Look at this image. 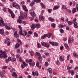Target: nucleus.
<instances>
[{
  "label": "nucleus",
  "instance_id": "obj_1",
  "mask_svg": "<svg viewBox=\"0 0 78 78\" xmlns=\"http://www.w3.org/2000/svg\"><path fill=\"white\" fill-rule=\"evenodd\" d=\"M51 34H44L43 36H42L41 38L42 39H44L46 38V37H47L48 38H50L51 36Z\"/></svg>",
  "mask_w": 78,
  "mask_h": 78
},
{
  "label": "nucleus",
  "instance_id": "obj_2",
  "mask_svg": "<svg viewBox=\"0 0 78 78\" xmlns=\"http://www.w3.org/2000/svg\"><path fill=\"white\" fill-rule=\"evenodd\" d=\"M5 26V23H4V21L2 18H0V27H3Z\"/></svg>",
  "mask_w": 78,
  "mask_h": 78
},
{
  "label": "nucleus",
  "instance_id": "obj_3",
  "mask_svg": "<svg viewBox=\"0 0 78 78\" xmlns=\"http://www.w3.org/2000/svg\"><path fill=\"white\" fill-rule=\"evenodd\" d=\"M49 43L51 45H52V46H58V43L55 42H51L50 41L49 42Z\"/></svg>",
  "mask_w": 78,
  "mask_h": 78
},
{
  "label": "nucleus",
  "instance_id": "obj_4",
  "mask_svg": "<svg viewBox=\"0 0 78 78\" xmlns=\"http://www.w3.org/2000/svg\"><path fill=\"white\" fill-rule=\"evenodd\" d=\"M30 14L33 17H35L36 15H35V13L33 9H31L30 11Z\"/></svg>",
  "mask_w": 78,
  "mask_h": 78
},
{
  "label": "nucleus",
  "instance_id": "obj_5",
  "mask_svg": "<svg viewBox=\"0 0 78 78\" xmlns=\"http://www.w3.org/2000/svg\"><path fill=\"white\" fill-rule=\"evenodd\" d=\"M41 45L43 46H45V47H47V48H49V45L48 44L47 45V43H45L44 42H41Z\"/></svg>",
  "mask_w": 78,
  "mask_h": 78
},
{
  "label": "nucleus",
  "instance_id": "obj_6",
  "mask_svg": "<svg viewBox=\"0 0 78 78\" xmlns=\"http://www.w3.org/2000/svg\"><path fill=\"white\" fill-rule=\"evenodd\" d=\"M74 41L73 38H70V37H69L68 39V43H69V44L72 43Z\"/></svg>",
  "mask_w": 78,
  "mask_h": 78
},
{
  "label": "nucleus",
  "instance_id": "obj_7",
  "mask_svg": "<svg viewBox=\"0 0 78 78\" xmlns=\"http://www.w3.org/2000/svg\"><path fill=\"white\" fill-rule=\"evenodd\" d=\"M35 55H36L37 56H40L38 57V59H42V56H41V53L37 52H36L35 54Z\"/></svg>",
  "mask_w": 78,
  "mask_h": 78
},
{
  "label": "nucleus",
  "instance_id": "obj_8",
  "mask_svg": "<svg viewBox=\"0 0 78 78\" xmlns=\"http://www.w3.org/2000/svg\"><path fill=\"white\" fill-rule=\"evenodd\" d=\"M39 18L40 19V20L41 21V20H44L45 19V17L44 16H42L41 15L39 16Z\"/></svg>",
  "mask_w": 78,
  "mask_h": 78
},
{
  "label": "nucleus",
  "instance_id": "obj_9",
  "mask_svg": "<svg viewBox=\"0 0 78 78\" xmlns=\"http://www.w3.org/2000/svg\"><path fill=\"white\" fill-rule=\"evenodd\" d=\"M46 70H48L49 73L50 74H51V73H52L53 70L51 68H49L48 69H47Z\"/></svg>",
  "mask_w": 78,
  "mask_h": 78
},
{
  "label": "nucleus",
  "instance_id": "obj_10",
  "mask_svg": "<svg viewBox=\"0 0 78 78\" xmlns=\"http://www.w3.org/2000/svg\"><path fill=\"white\" fill-rule=\"evenodd\" d=\"M6 53V51H4L3 52H2L0 55V58L2 59L3 58V55L4 54H5Z\"/></svg>",
  "mask_w": 78,
  "mask_h": 78
},
{
  "label": "nucleus",
  "instance_id": "obj_11",
  "mask_svg": "<svg viewBox=\"0 0 78 78\" xmlns=\"http://www.w3.org/2000/svg\"><path fill=\"white\" fill-rule=\"evenodd\" d=\"M69 73H70L71 74V75L73 76L75 74V71L73 70H70L69 71Z\"/></svg>",
  "mask_w": 78,
  "mask_h": 78
},
{
  "label": "nucleus",
  "instance_id": "obj_12",
  "mask_svg": "<svg viewBox=\"0 0 78 78\" xmlns=\"http://www.w3.org/2000/svg\"><path fill=\"white\" fill-rule=\"evenodd\" d=\"M39 62H37L36 64V66L37 67H38V68L39 69H41V65L39 66Z\"/></svg>",
  "mask_w": 78,
  "mask_h": 78
},
{
  "label": "nucleus",
  "instance_id": "obj_13",
  "mask_svg": "<svg viewBox=\"0 0 78 78\" xmlns=\"http://www.w3.org/2000/svg\"><path fill=\"white\" fill-rule=\"evenodd\" d=\"M14 36L15 37H18L19 36V35L17 33V31H16L14 33Z\"/></svg>",
  "mask_w": 78,
  "mask_h": 78
},
{
  "label": "nucleus",
  "instance_id": "obj_14",
  "mask_svg": "<svg viewBox=\"0 0 78 78\" xmlns=\"http://www.w3.org/2000/svg\"><path fill=\"white\" fill-rule=\"evenodd\" d=\"M12 76H14L15 78H17V75L16 74V73L13 72L12 73Z\"/></svg>",
  "mask_w": 78,
  "mask_h": 78
},
{
  "label": "nucleus",
  "instance_id": "obj_15",
  "mask_svg": "<svg viewBox=\"0 0 78 78\" xmlns=\"http://www.w3.org/2000/svg\"><path fill=\"white\" fill-rule=\"evenodd\" d=\"M64 45H65V47H66L67 50H69V51L70 50V48H69V46H68V45H67V44L66 43Z\"/></svg>",
  "mask_w": 78,
  "mask_h": 78
},
{
  "label": "nucleus",
  "instance_id": "obj_16",
  "mask_svg": "<svg viewBox=\"0 0 78 78\" xmlns=\"http://www.w3.org/2000/svg\"><path fill=\"white\" fill-rule=\"evenodd\" d=\"M20 35H21V36H25V34H23L22 33V30H20V33H19Z\"/></svg>",
  "mask_w": 78,
  "mask_h": 78
},
{
  "label": "nucleus",
  "instance_id": "obj_17",
  "mask_svg": "<svg viewBox=\"0 0 78 78\" xmlns=\"http://www.w3.org/2000/svg\"><path fill=\"white\" fill-rule=\"evenodd\" d=\"M29 63V65L30 66H31L32 65V64L33 63V61H32V59H30L28 61V62Z\"/></svg>",
  "mask_w": 78,
  "mask_h": 78
},
{
  "label": "nucleus",
  "instance_id": "obj_18",
  "mask_svg": "<svg viewBox=\"0 0 78 78\" xmlns=\"http://www.w3.org/2000/svg\"><path fill=\"white\" fill-rule=\"evenodd\" d=\"M66 27V25H62L61 24H60L58 26L59 28H64V27Z\"/></svg>",
  "mask_w": 78,
  "mask_h": 78
},
{
  "label": "nucleus",
  "instance_id": "obj_19",
  "mask_svg": "<svg viewBox=\"0 0 78 78\" xmlns=\"http://www.w3.org/2000/svg\"><path fill=\"white\" fill-rule=\"evenodd\" d=\"M31 27L32 30H33L34 28H36V26L35 25V24H33L31 26Z\"/></svg>",
  "mask_w": 78,
  "mask_h": 78
},
{
  "label": "nucleus",
  "instance_id": "obj_20",
  "mask_svg": "<svg viewBox=\"0 0 78 78\" xmlns=\"http://www.w3.org/2000/svg\"><path fill=\"white\" fill-rule=\"evenodd\" d=\"M74 27L75 28H78V23L77 22H76L74 23Z\"/></svg>",
  "mask_w": 78,
  "mask_h": 78
},
{
  "label": "nucleus",
  "instance_id": "obj_21",
  "mask_svg": "<svg viewBox=\"0 0 78 78\" xmlns=\"http://www.w3.org/2000/svg\"><path fill=\"white\" fill-rule=\"evenodd\" d=\"M30 55H31V56H32L34 55V52L33 51H30Z\"/></svg>",
  "mask_w": 78,
  "mask_h": 78
},
{
  "label": "nucleus",
  "instance_id": "obj_22",
  "mask_svg": "<svg viewBox=\"0 0 78 78\" xmlns=\"http://www.w3.org/2000/svg\"><path fill=\"white\" fill-rule=\"evenodd\" d=\"M0 33L1 34H4V30L2 29H0Z\"/></svg>",
  "mask_w": 78,
  "mask_h": 78
},
{
  "label": "nucleus",
  "instance_id": "obj_23",
  "mask_svg": "<svg viewBox=\"0 0 78 78\" xmlns=\"http://www.w3.org/2000/svg\"><path fill=\"white\" fill-rule=\"evenodd\" d=\"M15 8H16V9H20V5H16Z\"/></svg>",
  "mask_w": 78,
  "mask_h": 78
},
{
  "label": "nucleus",
  "instance_id": "obj_24",
  "mask_svg": "<svg viewBox=\"0 0 78 78\" xmlns=\"http://www.w3.org/2000/svg\"><path fill=\"white\" fill-rule=\"evenodd\" d=\"M15 47L16 48H19L20 47V44H16L15 45Z\"/></svg>",
  "mask_w": 78,
  "mask_h": 78
},
{
  "label": "nucleus",
  "instance_id": "obj_25",
  "mask_svg": "<svg viewBox=\"0 0 78 78\" xmlns=\"http://www.w3.org/2000/svg\"><path fill=\"white\" fill-rule=\"evenodd\" d=\"M5 53L3 55V58H7V57H8V55H6V54H5Z\"/></svg>",
  "mask_w": 78,
  "mask_h": 78
},
{
  "label": "nucleus",
  "instance_id": "obj_26",
  "mask_svg": "<svg viewBox=\"0 0 78 78\" xmlns=\"http://www.w3.org/2000/svg\"><path fill=\"white\" fill-rule=\"evenodd\" d=\"M6 24H5V28L7 29V30H10V27L9 26H6Z\"/></svg>",
  "mask_w": 78,
  "mask_h": 78
},
{
  "label": "nucleus",
  "instance_id": "obj_27",
  "mask_svg": "<svg viewBox=\"0 0 78 78\" xmlns=\"http://www.w3.org/2000/svg\"><path fill=\"white\" fill-rule=\"evenodd\" d=\"M16 57L18 59H22V58H20V55L18 54L16 55Z\"/></svg>",
  "mask_w": 78,
  "mask_h": 78
},
{
  "label": "nucleus",
  "instance_id": "obj_28",
  "mask_svg": "<svg viewBox=\"0 0 78 78\" xmlns=\"http://www.w3.org/2000/svg\"><path fill=\"white\" fill-rule=\"evenodd\" d=\"M48 20H50L51 22H54V19L52 18L51 17H49L48 18Z\"/></svg>",
  "mask_w": 78,
  "mask_h": 78
},
{
  "label": "nucleus",
  "instance_id": "obj_29",
  "mask_svg": "<svg viewBox=\"0 0 78 78\" xmlns=\"http://www.w3.org/2000/svg\"><path fill=\"white\" fill-rule=\"evenodd\" d=\"M73 56H75V57H76V58H78V54H76V53L75 52L73 53Z\"/></svg>",
  "mask_w": 78,
  "mask_h": 78
},
{
  "label": "nucleus",
  "instance_id": "obj_30",
  "mask_svg": "<svg viewBox=\"0 0 78 78\" xmlns=\"http://www.w3.org/2000/svg\"><path fill=\"white\" fill-rule=\"evenodd\" d=\"M76 11V8H73V14H74L75 12Z\"/></svg>",
  "mask_w": 78,
  "mask_h": 78
},
{
  "label": "nucleus",
  "instance_id": "obj_31",
  "mask_svg": "<svg viewBox=\"0 0 78 78\" xmlns=\"http://www.w3.org/2000/svg\"><path fill=\"white\" fill-rule=\"evenodd\" d=\"M8 11H9V13L10 14H11L12 13H13V12H12V11H11V9H9V8H8Z\"/></svg>",
  "mask_w": 78,
  "mask_h": 78
},
{
  "label": "nucleus",
  "instance_id": "obj_32",
  "mask_svg": "<svg viewBox=\"0 0 78 78\" xmlns=\"http://www.w3.org/2000/svg\"><path fill=\"white\" fill-rule=\"evenodd\" d=\"M7 67H8V66H3L2 68V69H3L4 70H5L7 69Z\"/></svg>",
  "mask_w": 78,
  "mask_h": 78
},
{
  "label": "nucleus",
  "instance_id": "obj_33",
  "mask_svg": "<svg viewBox=\"0 0 78 78\" xmlns=\"http://www.w3.org/2000/svg\"><path fill=\"white\" fill-rule=\"evenodd\" d=\"M62 9H67V8L66 6L64 5H62Z\"/></svg>",
  "mask_w": 78,
  "mask_h": 78
},
{
  "label": "nucleus",
  "instance_id": "obj_34",
  "mask_svg": "<svg viewBox=\"0 0 78 78\" xmlns=\"http://www.w3.org/2000/svg\"><path fill=\"white\" fill-rule=\"evenodd\" d=\"M16 2H14L12 3V6L13 8H15L16 7Z\"/></svg>",
  "mask_w": 78,
  "mask_h": 78
},
{
  "label": "nucleus",
  "instance_id": "obj_35",
  "mask_svg": "<svg viewBox=\"0 0 78 78\" xmlns=\"http://www.w3.org/2000/svg\"><path fill=\"white\" fill-rule=\"evenodd\" d=\"M51 25L52 28H55V26L56 25V24H55L54 23H52L51 24Z\"/></svg>",
  "mask_w": 78,
  "mask_h": 78
},
{
  "label": "nucleus",
  "instance_id": "obj_36",
  "mask_svg": "<svg viewBox=\"0 0 78 78\" xmlns=\"http://www.w3.org/2000/svg\"><path fill=\"white\" fill-rule=\"evenodd\" d=\"M58 8V6H55L54 7V8L53 9V10H56V9H57Z\"/></svg>",
  "mask_w": 78,
  "mask_h": 78
},
{
  "label": "nucleus",
  "instance_id": "obj_37",
  "mask_svg": "<svg viewBox=\"0 0 78 78\" xmlns=\"http://www.w3.org/2000/svg\"><path fill=\"white\" fill-rule=\"evenodd\" d=\"M23 33L25 34L24 36H27V32L26 30H24L23 31Z\"/></svg>",
  "mask_w": 78,
  "mask_h": 78
},
{
  "label": "nucleus",
  "instance_id": "obj_38",
  "mask_svg": "<svg viewBox=\"0 0 78 78\" xmlns=\"http://www.w3.org/2000/svg\"><path fill=\"white\" fill-rule=\"evenodd\" d=\"M68 23L69 25H72V21H68Z\"/></svg>",
  "mask_w": 78,
  "mask_h": 78
},
{
  "label": "nucleus",
  "instance_id": "obj_39",
  "mask_svg": "<svg viewBox=\"0 0 78 78\" xmlns=\"http://www.w3.org/2000/svg\"><path fill=\"white\" fill-rule=\"evenodd\" d=\"M36 27L37 28H40L41 27V25L40 24H37L36 25Z\"/></svg>",
  "mask_w": 78,
  "mask_h": 78
},
{
  "label": "nucleus",
  "instance_id": "obj_40",
  "mask_svg": "<svg viewBox=\"0 0 78 78\" xmlns=\"http://www.w3.org/2000/svg\"><path fill=\"white\" fill-rule=\"evenodd\" d=\"M17 22H19V23H21L22 20H21L20 19H19L18 20H17Z\"/></svg>",
  "mask_w": 78,
  "mask_h": 78
},
{
  "label": "nucleus",
  "instance_id": "obj_41",
  "mask_svg": "<svg viewBox=\"0 0 78 78\" xmlns=\"http://www.w3.org/2000/svg\"><path fill=\"white\" fill-rule=\"evenodd\" d=\"M34 2H36V3H39V2H41V0H34Z\"/></svg>",
  "mask_w": 78,
  "mask_h": 78
},
{
  "label": "nucleus",
  "instance_id": "obj_42",
  "mask_svg": "<svg viewBox=\"0 0 78 78\" xmlns=\"http://www.w3.org/2000/svg\"><path fill=\"white\" fill-rule=\"evenodd\" d=\"M11 16L12 18H14L15 17V15H14V13H12L11 14Z\"/></svg>",
  "mask_w": 78,
  "mask_h": 78
},
{
  "label": "nucleus",
  "instance_id": "obj_43",
  "mask_svg": "<svg viewBox=\"0 0 78 78\" xmlns=\"http://www.w3.org/2000/svg\"><path fill=\"white\" fill-rule=\"evenodd\" d=\"M34 35L36 36V37H38V34L36 32H34Z\"/></svg>",
  "mask_w": 78,
  "mask_h": 78
},
{
  "label": "nucleus",
  "instance_id": "obj_44",
  "mask_svg": "<svg viewBox=\"0 0 78 78\" xmlns=\"http://www.w3.org/2000/svg\"><path fill=\"white\" fill-rule=\"evenodd\" d=\"M3 11H4V12H5L6 11V8L4 7L3 8Z\"/></svg>",
  "mask_w": 78,
  "mask_h": 78
},
{
  "label": "nucleus",
  "instance_id": "obj_45",
  "mask_svg": "<svg viewBox=\"0 0 78 78\" xmlns=\"http://www.w3.org/2000/svg\"><path fill=\"white\" fill-rule=\"evenodd\" d=\"M23 64L24 66H28V65H27V64H26L25 62H23Z\"/></svg>",
  "mask_w": 78,
  "mask_h": 78
},
{
  "label": "nucleus",
  "instance_id": "obj_46",
  "mask_svg": "<svg viewBox=\"0 0 78 78\" xmlns=\"http://www.w3.org/2000/svg\"><path fill=\"white\" fill-rule=\"evenodd\" d=\"M56 62L57 65H58L59 66L60 65V62H59V60H57Z\"/></svg>",
  "mask_w": 78,
  "mask_h": 78
},
{
  "label": "nucleus",
  "instance_id": "obj_47",
  "mask_svg": "<svg viewBox=\"0 0 78 78\" xmlns=\"http://www.w3.org/2000/svg\"><path fill=\"white\" fill-rule=\"evenodd\" d=\"M67 69L68 70H70V69H71L72 68V67H69V65H68L67 67Z\"/></svg>",
  "mask_w": 78,
  "mask_h": 78
},
{
  "label": "nucleus",
  "instance_id": "obj_48",
  "mask_svg": "<svg viewBox=\"0 0 78 78\" xmlns=\"http://www.w3.org/2000/svg\"><path fill=\"white\" fill-rule=\"evenodd\" d=\"M44 66H48V63L47 62H45Z\"/></svg>",
  "mask_w": 78,
  "mask_h": 78
},
{
  "label": "nucleus",
  "instance_id": "obj_49",
  "mask_svg": "<svg viewBox=\"0 0 78 78\" xmlns=\"http://www.w3.org/2000/svg\"><path fill=\"white\" fill-rule=\"evenodd\" d=\"M10 59V61H11L12 62H13V61H14L16 60V59Z\"/></svg>",
  "mask_w": 78,
  "mask_h": 78
},
{
  "label": "nucleus",
  "instance_id": "obj_50",
  "mask_svg": "<svg viewBox=\"0 0 78 78\" xmlns=\"http://www.w3.org/2000/svg\"><path fill=\"white\" fill-rule=\"evenodd\" d=\"M19 19H24V17H23V16H22V15H21V17L20 16H19Z\"/></svg>",
  "mask_w": 78,
  "mask_h": 78
},
{
  "label": "nucleus",
  "instance_id": "obj_51",
  "mask_svg": "<svg viewBox=\"0 0 78 78\" xmlns=\"http://www.w3.org/2000/svg\"><path fill=\"white\" fill-rule=\"evenodd\" d=\"M34 2H32L30 4V6H33L34 5Z\"/></svg>",
  "mask_w": 78,
  "mask_h": 78
},
{
  "label": "nucleus",
  "instance_id": "obj_52",
  "mask_svg": "<svg viewBox=\"0 0 78 78\" xmlns=\"http://www.w3.org/2000/svg\"><path fill=\"white\" fill-rule=\"evenodd\" d=\"M37 45H38V48H41V44H40V43H37Z\"/></svg>",
  "mask_w": 78,
  "mask_h": 78
},
{
  "label": "nucleus",
  "instance_id": "obj_53",
  "mask_svg": "<svg viewBox=\"0 0 78 78\" xmlns=\"http://www.w3.org/2000/svg\"><path fill=\"white\" fill-rule=\"evenodd\" d=\"M60 33H64V30L62 29H61L60 30Z\"/></svg>",
  "mask_w": 78,
  "mask_h": 78
},
{
  "label": "nucleus",
  "instance_id": "obj_54",
  "mask_svg": "<svg viewBox=\"0 0 78 78\" xmlns=\"http://www.w3.org/2000/svg\"><path fill=\"white\" fill-rule=\"evenodd\" d=\"M5 61L6 62V63H8V61H10V59H6L5 60Z\"/></svg>",
  "mask_w": 78,
  "mask_h": 78
},
{
  "label": "nucleus",
  "instance_id": "obj_55",
  "mask_svg": "<svg viewBox=\"0 0 78 78\" xmlns=\"http://www.w3.org/2000/svg\"><path fill=\"white\" fill-rule=\"evenodd\" d=\"M51 11H52L51 9H48V11L49 13H51Z\"/></svg>",
  "mask_w": 78,
  "mask_h": 78
},
{
  "label": "nucleus",
  "instance_id": "obj_56",
  "mask_svg": "<svg viewBox=\"0 0 78 78\" xmlns=\"http://www.w3.org/2000/svg\"><path fill=\"white\" fill-rule=\"evenodd\" d=\"M44 54H45L46 56H47V55H48L49 54V53L47 52H44Z\"/></svg>",
  "mask_w": 78,
  "mask_h": 78
},
{
  "label": "nucleus",
  "instance_id": "obj_57",
  "mask_svg": "<svg viewBox=\"0 0 78 78\" xmlns=\"http://www.w3.org/2000/svg\"><path fill=\"white\" fill-rule=\"evenodd\" d=\"M23 15L25 16V17H27V13L25 12H24L23 13Z\"/></svg>",
  "mask_w": 78,
  "mask_h": 78
},
{
  "label": "nucleus",
  "instance_id": "obj_58",
  "mask_svg": "<svg viewBox=\"0 0 78 78\" xmlns=\"http://www.w3.org/2000/svg\"><path fill=\"white\" fill-rule=\"evenodd\" d=\"M23 9H27V7L26 6L23 5Z\"/></svg>",
  "mask_w": 78,
  "mask_h": 78
},
{
  "label": "nucleus",
  "instance_id": "obj_59",
  "mask_svg": "<svg viewBox=\"0 0 78 78\" xmlns=\"http://www.w3.org/2000/svg\"><path fill=\"white\" fill-rule=\"evenodd\" d=\"M34 65H35V62H32V64L31 66H33V67H34Z\"/></svg>",
  "mask_w": 78,
  "mask_h": 78
},
{
  "label": "nucleus",
  "instance_id": "obj_60",
  "mask_svg": "<svg viewBox=\"0 0 78 78\" xmlns=\"http://www.w3.org/2000/svg\"><path fill=\"white\" fill-rule=\"evenodd\" d=\"M28 34H32V32L31 31H29L28 32Z\"/></svg>",
  "mask_w": 78,
  "mask_h": 78
},
{
  "label": "nucleus",
  "instance_id": "obj_61",
  "mask_svg": "<svg viewBox=\"0 0 78 78\" xmlns=\"http://www.w3.org/2000/svg\"><path fill=\"white\" fill-rule=\"evenodd\" d=\"M35 75L36 76H38V72L36 71L35 72Z\"/></svg>",
  "mask_w": 78,
  "mask_h": 78
},
{
  "label": "nucleus",
  "instance_id": "obj_62",
  "mask_svg": "<svg viewBox=\"0 0 78 78\" xmlns=\"http://www.w3.org/2000/svg\"><path fill=\"white\" fill-rule=\"evenodd\" d=\"M61 20L62 21V22H64V18L62 17L61 18Z\"/></svg>",
  "mask_w": 78,
  "mask_h": 78
},
{
  "label": "nucleus",
  "instance_id": "obj_63",
  "mask_svg": "<svg viewBox=\"0 0 78 78\" xmlns=\"http://www.w3.org/2000/svg\"><path fill=\"white\" fill-rule=\"evenodd\" d=\"M0 6H4L3 4H2V3L0 2Z\"/></svg>",
  "mask_w": 78,
  "mask_h": 78
},
{
  "label": "nucleus",
  "instance_id": "obj_64",
  "mask_svg": "<svg viewBox=\"0 0 78 78\" xmlns=\"http://www.w3.org/2000/svg\"><path fill=\"white\" fill-rule=\"evenodd\" d=\"M76 8L77 10L78 11V4L76 5Z\"/></svg>",
  "mask_w": 78,
  "mask_h": 78
}]
</instances>
